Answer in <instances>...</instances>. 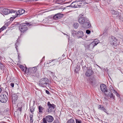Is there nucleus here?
<instances>
[{"mask_svg": "<svg viewBox=\"0 0 123 123\" xmlns=\"http://www.w3.org/2000/svg\"><path fill=\"white\" fill-rule=\"evenodd\" d=\"M48 80L46 78L41 79L39 82V86L43 87H49V84Z\"/></svg>", "mask_w": 123, "mask_h": 123, "instance_id": "obj_1", "label": "nucleus"}, {"mask_svg": "<svg viewBox=\"0 0 123 123\" xmlns=\"http://www.w3.org/2000/svg\"><path fill=\"white\" fill-rule=\"evenodd\" d=\"M99 42V40L97 39H96L89 44L86 45H85V47L86 49H87L90 50H92L94 47L97 45Z\"/></svg>", "mask_w": 123, "mask_h": 123, "instance_id": "obj_2", "label": "nucleus"}, {"mask_svg": "<svg viewBox=\"0 0 123 123\" xmlns=\"http://www.w3.org/2000/svg\"><path fill=\"white\" fill-rule=\"evenodd\" d=\"M29 26L30 25L29 23L25 24L23 23L21 24L19 26V29L21 33H24L28 29L27 25Z\"/></svg>", "mask_w": 123, "mask_h": 123, "instance_id": "obj_3", "label": "nucleus"}, {"mask_svg": "<svg viewBox=\"0 0 123 123\" xmlns=\"http://www.w3.org/2000/svg\"><path fill=\"white\" fill-rule=\"evenodd\" d=\"M47 105L48 108L47 110V112L48 113L53 112L55 110V105L53 104H51L49 102H48Z\"/></svg>", "mask_w": 123, "mask_h": 123, "instance_id": "obj_4", "label": "nucleus"}, {"mask_svg": "<svg viewBox=\"0 0 123 123\" xmlns=\"http://www.w3.org/2000/svg\"><path fill=\"white\" fill-rule=\"evenodd\" d=\"M37 70V68L35 67L32 68H29L28 69H27L26 68H25V72L28 74H32L33 75L35 74Z\"/></svg>", "mask_w": 123, "mask_h": 123, "instance_id": "obj_5", "label": "nucleus"}, {"mask_svg": "<svg viewBox=\"0 0 123 123\" xmlns=\"http://www.w3.org/2000/svg\"><path fill=\"white\" fill-rule=\"evenodd\" d=\"M82 14L80 15L78 17V21L79 23L81 24H83L88 19L86 17H83Z\"/></svg>", "mask_w": 123, "mask_h": 123, "instance_id": "obj_6", "label": "nucleus"}, {"mask_svg": "<svg viewBox=\"0 0 123 123\" xmlns=\"http://www.w3.org/2000/svg\"><path fill=\"white\" fill-rule=\"evenodd\" d=\"M8 100L7 97L5 94H1L0 96V101L2 103H5Z\"/></svg>", "mask_w": 123, "mask_h": 123, "instance_id": "obj_7", "label": "nucleus"}, {"mask_svg": "<svg viewBox=\"0 0 123 123\" xmlns=\"http://www.w3.org/2000/svg\"><path fill=\"white\" fill-rule=\"evenodd\" d=\"M83 26L85 28H90L91 27L90 23L88 19L83 24Z\"/></svg>", "mask_w": 123, "mask_h": 123, "instance_id": "obj_8", "label": "nucleus"}, {"mask_svg": "<svg viewBox=\"0 0 123 123\" xmlns=\"http://www.w3.org/2000/svg\"><path fill=\"white\" fill-rule=\"evenodd\" d=\"M2 12L5 15L8 14L10 13L14 12L13 10L5 8L3 9Z\"/></svg>", "mask_w": 123, "mask_h": 123, "instance_id": "obj_9", "label": "nucleus"}, {"mask_svg": "<svg viewBox=\"0 0 123 123\" xmlns=\"http://www.w3.org/2000/svg\"><path fill=\"white\" fill-rule=\"evenodd\" d=\"M79 4H81V2L80 1H77L75 2H73L71 4V5L73 7L76 8L81 6L80 5H78Z\"/></svg>", "mask_w": 123, "mask_h": 123, "instance_id": "obj_10", "label": "nucleus"}, {"mask_svg": "<svg viewBox=\"0 0 123 123\" xmlns=\"http://www.w3.org/2000/svg\"><path fill=\"white\" fill-rule=\"evenodd\" d=\"M45 118V120L46 121L48 122H52L54 120V118L52 116L50 115H48L46 116Z\"/></svg>", "mask_w": 123, "mask_h": 123, "instance_id": "obj_11", "label": "nucleus"}, {"mask_svg": "<svg viewBox=\"0 0 123 123\" xmlns=\"http://www.w3.org/2000/svg\"><path fill=\"white\" fill-rule=\"evenodd\" d=\"M14 12H13L12 13H10L12 14V16L13 17H11L10 19V20H13L16 17L18 16L19 14H18V12H17L14 10Z\"/></svg>", "mask_w": 123, "mask_h": 123, "instance_id": "obj_12", "label": "nucleus"}, {"mask_svg": "<svg viewBox=\"0 0 123 123\" xmlns=\"http://www.w3.org/2000/svg\"><path fill=\"white\" fill-rule=\"evenodd\" d=\"M93 72L90 69H88L86 73V75L87 76L89 77L92 75Z\"/></svg>", "mask_w": 123, "mask_h": 123, "instance_id": "obj_13", "label": "nucleus"}, {"mask_svg": "<svg viewBox=\"0 0 123 123\" xmlns=\"http://www.w3.org/2000/svg\"><path fill=\"white\" fill-rule=\"evenodd\" d=\"M100 87L101 90L103 92H104L105 91H106V90L107 89L106 86L104 84H101L100 85Z\"/></svg>", "mask_w": 123, "mask_h": 123, "instance_id": "obj_14", "label": "nucleus"}, {"mask_svg": "<svg viewBox=\"0 0 123 123\" xmlns=\"http://www.w3.org/2000/svg\"><path fill=\"white\" fill-rule=\"evenodd\" d=\"M117 39L113 36L111 37V45H114L117 43Z\"/></svg>", "mask_w": 123, "mask_h": 123, "instance_id": "obj_15", "label": "nucleus"}, {"mask_svg": "<svg viewBox=\"0 0 123 123\" xmlns=\"http://www.w3.org/2000/svg\"><path fill=\"white\" fill-rule=\"evenodd\" d=\"M62 14H60L59 13H57L55 15L53 16V19L56 20L61 18L62 16Z\"/></svg>", "mask_w": 123, "mask_h": 123, "instance_id": "obj_16", "label": "nucleus"}, {"mask_svg": "<svg viewBox=\"0 0 123 123\" xmlns=\"http://www.w3.org/2000/svg\"><path fill=\"white\" fill-rule=\"evenodd\" d=\"M98 109L105 112L106 113H107V111L104 108V106L101 105H99L98 107Z\"/></svg>", "mask_w": 123, "mask_h": 123, "instance_id": "obj_17", "label": "nucleus"}, {"mask_svg": "<svg viewBox=\"0 0 123 123\" xmlns=\"http://www.w3.org/2000/svg\"><path fill=\"white\" fill-rule=\"evenodd\" d=\"M77 35L79 38H81L83 36V32L82 31H80L78 32L77 34Z\"/></svg>", "mask_w": 123, "mask_h": 123, "instance_id": "obj_18", "label": "nucleus"}, {"mask_svg": "<svg viewBox=\"0 0 123 123\" xmlns=\"http://www.w3.org/2000/svg\"><path fill=\"white\" fill-rule=\"evenodd\" d=\"M12 102H14V103L15 101L17 99V96L16 94H12Z\"/></svg>", "mask_w": 123, "mask_h": 123, "instance_id": "obj_19", "label": "nucleus"}, {"mask_svg": "<svg viewBox=\"0 0 123 123\" xmlns=\"http://www.w3.org/2000/svg\"><path fill=\"white\" fill-rule=\"evenodd\" d=\"M109 89L110 90L111 92H113L114 93H116L117 94H118V93L113 88L112 86L110 85V86Z\"/></svg>", "mask_w": 123, "mask_h": 123, "instance_id": "obj_20", "label": "nucleus"}, {"mask_svg": "<svg viewBox=\"0 0 123 123\" xmlns=\"http://www.w3.org/2000/svg\"><path fill=\"white\" fill-rule=\"evenodd\" d=\"M25 11L23 9H20L18 11V14H19L18 16H19L20 15H21L25 13Z\"/></svg>", "mask_w": 123, "mask_h": 123, "instance_id": "obj_21", "label": "nucleus"}, {"mask_svg": "<svg viewBox=\"0 0 123 123\" xmlns=\"http://www.w3.org/2000/svg\"><path fill=\"white\" fill-rule=\"evenodd\" d=\"M44 108L42 107L40 105L38 107L39 111L40 113L42 112Z\"/></svg>", "mask_w": 123, "mask_h": 123, "instance_id": "obj_22", "label": "nucleus"}, {"mask_svg": "<svg viewBox=\"0 0 123 123\" xmlns=\"http://www.w3.org/2000/svg\"><path fill=\"white\" fill-rule=\"evenodd\" d=\"M111 12L113 14L116 15L117 13V11L114 10L113 9H111Z\"/></svg>", "mask_w": 123, "mask_h": 123, "instance_id": "obj_23", "label": "nucleus"}, {"mask_svg": "<svg viewBox=\"0 0 123 123\" xmlns=\"http://www.w3.org/2000/svg\"><path fill=\"white\" fill-rule=\"evenodd\" d=\"M67 123H75L73 119L71 118L68 120Z\"/></svg>", "mask_w": 123, "mask_h": 123, "instance_id": "obj_24", "label": "nucleus"}, {"mask_svg": "<svg viewBox=\"0 0 123 123\" xmlns=\"http://www.w3.org/2000/svg\"><path fill=\"white\" fill-rule=\"evenodd\" d=\"M104 92V93L107 96H109V95L110 94V93H111V92H110H110H109L107 91V89L106 90V91H105Z\"/></svg>", "mask_w": 123, "mask_h": 123, "instance_id": "obj_25", "label": "nucleus"}, {"mask_svg": "<svg viewBox=\"0 0 123 123\" xmlns=\"http://www.w3.org/2000/svg\"><path fill=\"white\" fill-rule=\"evenodd\" d=\"M73 26L75 28H77L79 26V24L77 23H74V24Z\"/></svg>", "mask_w": 123, "mask_h": 123, "instance_id": "obj_26", "label": "nucleus"}, {"mask_svg": "<svg viewBox=\"0 0 123 123\" xmlns=\"http://www.w3.org/2000/svg\"><path fill=\"white\" fill-rule=\"evenodd\" d=\"M76 123H82V121L80 119H75Z\"/></svg>", "mask_w": 123, "mask_h": 123, "instance_id": "obj_27", "label": "nucleus"}, {"mask_svg": "<svg viewBox=\"0 0 123 123\" xmlns=\"http://www.w3.org/2000/svg\"><path fill=\"white\" fill-rule=\"evenodd\" d=\"M19 67L23 71H24L25 70V67L22 65H20Z\"/></svg>", "mask_w": 123, "mask_h": 123, "instance_id": "obj_28", "label": "nucleus"}, {"mask_svg": "<svg viewBox=\"0 0 123 123\" xmlns=\"http://www.w3.org/2000/svg\"><path fill=\"white\" fill-rule=\"evenodd\" d=\"M6 28V27L5 26H3L0 29V33L5 29Z\"/></svg>", "mask_w": 123, "mask_h": 123, "instance_id": "obj_29", "label": "nucleus"}, {"mask_svg": "<svg viewBox=\"0 0 123 123\" xmlns=\"http://www.w3.org/2000/svg\"><path fill=\"white\" fill-rule=\"evenodd\" d=\"M53 123H60L58 120L56 119L55 120Z\"/></svg>", "mask_w": 123, "mask_h": 123, "instance_id": "obj_30", "label": "nucleus"}, {"mask_svg": "<svg viewBox=\"0 0 123 123\" xmlns=\"http://www.w3.org/2000/svg\"><path fill=\"white\" fill-rule=\"evenodd\" d=\"M111 98H114V96L112 93L111 92L110 93V94L109 96Z\"/></svg>", "mask_w": 123, "mask_h": 123, "instance_id": "obj_31", "label": "nucleus"}, {"mask_svg": "<svg viewBox=\"0 0 123 123\" xmlns=\"http://www.w3.org/2000/svg\"><path fill=\"white\" fill-rule=\"evenodd\" d=\"M56 60V59H53V60H49V63H47V64H49V63H51V62H53V61H55V60Z\"/></svg>", "mask_w": 123, "mask_h": 123, "instance_id": "obj_32", "label": "nucleus"}, {"mask_svg": "<svg viewBox=\"0 0 123 123\" xmlns=\"http://www.w3.org/2000/svg\"><path fill=\"white\" fill-rule=\"evenodd\" d=\"M43 122L41 123H47V122L45 121V118H43L42 120Z\"/></svg>", "mask_w": 123, "mask_h": 123, "instance_id": "obj_33", "label": "nucleus"}, {"mask_svg": "<svg viewBox=\"0 0 123 123\" xmlns=\"http://www.w3.org/2000/svg\"><path fill=\"white\" fill-rule=\"evenodd\" d=\"M86 32L87 34H89L91 32V31H90L88 30H87L86 31Z\"/></svg>", "mask_w": 123, "mask_h": 123, "instance_id": "obj_34", "label": "nucleus"}, {"mask_svg": "<svg viewBox=\"0 0 123 123\" xmlns=\"http://www.w3.org/2000/svg\"><path fill=\"white\" fill-rule=\"evenodd\" d=\"M63 34H64V35H66L67 36H68V42H69V38H70V35H67V34H65V33H63Z\"/></svg>", "mask_w": 123, "mask_h": 123, "instance_id": "obj_35", "label": "nucleus"}, {"mask_svg": "<svg viewBox=\"0 0 123 123\" xmlns=\"http://www.w3.org/2000/svg\"><path fill=\"white\" fill-rule=\"evenodd\" d=\"M14 84L13 83H11L10 84V86L12 87H13L14 86Z\"/></svg>", "mask_w": 123, "mask_h": 123, "instance_id": "obj_36", "label": "nucleus"}, {"mask_svg": "<svg viewBox=\"0 0 123 123\" xmlns=\"http://www.w3.org/2000/svg\"><path fill=\"white\" fill-rule=\"evenodd\" d=\"M22 110V108H18L17 109V111L21 112Z\"/></svg>", "mask_w": 123, "mask_h": 123, "instance_id": "obj_37", "label": "nucleus"}, {"mask_svg": "<svg viewBox=\"0 0 123 123\" xmlns=\"http://www.w3.org/2000/svg\"><path fill=\"white\" fill-rule=\"evenodd\" d=\"M34 111V109L33 108H32V109H30V111H31V113H32L33 112V111Z\"/></svg>", "mask_w": 123, "mask_h": 123, "instance_id": "obj_38", "label": "nucleus"}, {"mask_svg": "<svg viewBox=\"0 0 123 123\" xmlns=\"http://www.w3.org/2000/svg\"><path fill=\"white\" fill-rule=\"evenodd\" d=\"M46 92L48 94H50V92H49L48 90H46Z\"/></svg>", "mask_w": 123, "mask_h": 123, "instance_id": "obj_39", "label": "nucleus"}, {"mask_svg": "<svg viewBox=\"0 0 123 123\" xmlns=\"http://www.w3.org/2000/svg\"><path fill=\"white\" fill-rule=\"evenodd\" d=\"M33 118H30V122H31V123L33 122Z\"/></svg>", "mask_w": 123, "mask_h": 123, "instance_id": "obj_40", "label": "nucleus"}, {"mask_svg": "<svg viewBox=\"0 0 123 123\" xmlns=\"http://www.w3.org/2000/svg\"><path fill=\"white\" fill-rule=\"evenodd\" d=\"M33 115H30V118H33Z\"/></svg>", "mask_w": 123, "mask_h": 123, "instance_id": "obj_41", "label": "nucleus"}, {"mask_svg": "<svg viewBox=\"0 0 123 123\" xmlns=\"http://www.w3.org/2000/svg\"><path fill=\"white\" fill-rule=\"evenodd\" d=\"M3 65L1 63H0V67H3Z\"/></svg>", "mask_w": 123, "mask_h": 123, "instance_id": "obj_42", "label": "nucleus"}, {"mask_svg": "<svg viewBox=\"0 0 123 123\" xmlns=\"http://www.w3.org/2000/svg\"><path fill=\"white\" fill-rule=\"evenodd\" d=\"M45 58V56H44L42 58V59L41 60V62H42L43 61V59H44Z\"/></svg>", "mask_w": 123, "mask_h": 123, "instance_id": "obj_43", "label": "nucleus"}, {"mask_svg": "<svg viewBox=\"0 0 123 123\" xmlns=\"http://www.w3.org/2000/svg\"><path fill=\"white\" fill-rule=\"evenodd\" d=\"M17 44V43H16V44H15V47L16 48V49H17V46L16 45Z\"/></svg>", "mask_w": 123, "mask_h": 123, "instance_id": "obj_44", "label": "nucleus"}, {"mask_svg": "<svg viewBox=\"0 0 123 123\" xmlns=\"http://www.w3.org/2000/svg\"><path fill=\"white\" fill-rule=\"evenodd\" d=\"M2 91V89L0 87V93Z\"/></svg>", "mask_w": 123, "mask_h": 123, "instance_id": "obj_45", "label": "nucleus"}, {"mask_svg": "<svg viewBox=\"0 0 123 123\" xmlns=\"http://www.w3.org/2000/svg\"><path fill=\"white\" fill-rule=\"evenodd\" d=\"M1 123H6L4 122H2Z\"/></svg>", "mask_w": 123, "mask_h": 123, "instance_id": "obj_46", "label": "nucleus"}, {"mask_svg": "<svg viewBox=\"0 0 123 123\" xmlns=\"http://www.w3.org/2000/svg\"><path fill=\"white\" fill-rule=\"evenodd\" d=\"M115 93L116 94H117V96H119V95L118 94H117V93Z\"/></svg>", "mask_w": 123, "mask_h": 123, "instance_id": "obj_47", "label": "nucleus"}, {"mask_svg": "<svg viewBox=\"0 0 123 123\" xmlns=\"http://www.w3.org/2000/svg\"><path fill=\"white\" fill-rule=\"evenodd\" d=\"M106 31L105 30H104V33H105V32Z\"/></svg>", "mask_w": 123, "mask_h": 123, "instance_id": "obj_48", "label": "nucleus"}, {"mask_svg": "<svg viewBox=\"0 0 123 123\" xmlns=\"http://www.w3.org/2000/svg\"><path fill=\"white\" fill-rule=\"evenodd\" d=\"M33 75L34 76H35V75Z\"/></svg>", "mask_w": 123, "mask_h": 123, "instance_id": "obj_49", "label": "nucleus"}, {"mask_svg": "<svg viewBox=\"0 0 123 123\" xmlns=\"http://www.w3.org/2000/svg\"><path fill=\"white\" fill-rule=\"evenodd\" d=\"M75 70V71H76V70Z\"/></svg>", "mask_w": 123, "mask_h": 123, "instance_id": "obj_50", "label": "nucleus"}]
</instances>
